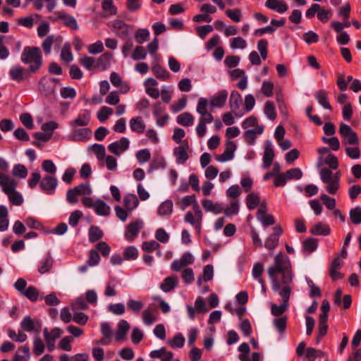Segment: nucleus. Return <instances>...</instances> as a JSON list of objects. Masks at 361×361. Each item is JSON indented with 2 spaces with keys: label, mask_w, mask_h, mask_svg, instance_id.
I'll list each match as a JSON object with an SVG mask.
<instances>
[{
  "label": "nucleus",
  "mask_w": 361,
  "mask_h": 361,
  "mask_svg": "<svg viewBox=\"0 0 361 361\" xmlns=\"http://www.w3.org/2000/svg\"><path fill=\"white\" fill-rule=\"evenodd\" d=\"M274 158L273 145L271 141L267 140L265 142V149L263 156V168L268 169Z\"/></svg>",
  "instance_id": "23"
},
{
  "label": "nucleus",
  "mask_w": 361,
  "mask_h": 361,
  "mask_svg": "<svg viewBox=\"0 0 361 361\" xmlns=\"http://www.w3.org/2000/svg\"><path fill=\"white\" fill-rule=\"evenodd\" d=\"M73 188L78 196L90 195L92 192L89 184H80Z\"/></svg>",
  "instance_id": "58"
},
{
  "label": "nucleus",
  "mask_w": 361,
  "mask_h": 361,
  "mask_svg": "<svg viewBox=\"0 0 361 361\" xmlns=\"http://www.w3.org/2000/svg\"><path fill=\"white\" fill-rule=\"evenodd\" d=\"M310 233L317 235H328L331 233V228L326 224L318 222L310 230Z\"/></svg>",
  "instance_id": "29"
},
{
  "label": "nucleus",
  "mask_w": 361,
  "mask_h": 361,
  "mask_svg": "<svg viewBox=\"0 0 361 361\" xmlns=\"http://www.w3.org/2000/svg\"><path fill=\"white\" fill-rule=\"evenodd\" d=\"M314 97L319 104L324 109L332 110V106L328 101V94L324 90H319L315 92Z\"/></svg>",
  "instance_id": "32"
},
{
  "label": "nucleus",
  "mask_w": 361,
  "mask_h": 361,
  "mask_svg": "<svg viewBox=\"0 0 361 361\" xmlns=\"http://www.w3.org/2000/svg\"><path fill=\"white\" fill-rule=\"evenodd\" d=\"M209 101L203 97L198 100L196 111L201 115L200 121L205 123H211L214 121V117L210 112L208 111Z\"/></svg>",
  "instance_id": "7"
},
{
  "label": "nucleus",
  "mask_w": 361,
  "mask_h": 361,
  "mask_svg": "<svg viewBox=\"0 0 361 361\" xmlns=\"http://www.w3.org/2000/svg\"><path fill=\"white\" fill-rule=\"evenodd\" d=\"M242 102L241 95L237 91H233L229 99V105L231 110L235 112L240 107Z\"/></svg>",
  "instance_id": "39"
},
{
  "label": "nucleus",
  "mask_w": 361,
  "mask_h": 361,
  "mask_svg": "<svg viewBox=\"0 0 361 361\" xmlns=\"http://www.w3.org/2000/svg\"><path fill=\"white\" fill-rule=\"evenodd\" d=\"M186 309L188 311V317L190 319H194L195 317V313L197 314H205L208 312L206 303L202 297H198L195 302V307L187 305Z\"/></svg>",
  "instance_id": "10"
},
{
  "label": "nucleus",
  "mask_w": 361,
  "mask_h": 361,
  "mask_svg": "<svg viewBox=\"0 0 361 361\" xmlns=\"http://www.w3.org/2000/svg\"><path fill=\"white\" fill-rule=\"evenodd\" d=\"M173 212V202L171 200H166L162 202L158 209L159 216H169Z\"/></svg>",
  "instance_id": "41"
},
{
  "label": "nucleus",
  "mask_w": 361,
  "mask_h": 361,
  "mask_svg": "<svg viewBox=\"0 0 361 361\" xmlns=\"http://www.w3.org/2000/svg\"><path fill=\"white\" fill-rule=\"evenodd\" d=\"M103 231L96 226H92L89 230V240L91 243L98 241L103 237Z\"/></svg>",
  "instance_id": "42"
},
{
  "label": "nucleus",
  "mask_w": 361,
  "mask_h": 361,
  "mask_svg": "<svg viewBox=\"0 0 361 361\" xmlns=\"http://www.w3.org/2000/svg\"><path fill=\"white\" fill-rule=\"evenodd\" d=\"M168 343L171 347L174 348H182L185 343V338L180 333H178L172 340L169 341Z\"/></svg>",
  "instance_id": "52"
},
{
  "label": "nucleus",
  "mask_w": 361,
  "mask_h": 361,
  "mask_svg": "<svg viewBox=\"0 0 361 361\" xmlns=\"http://www.w3.org/2000/svg\"><path fill=\"white\" fill-rule=\"evenodd\" d=\"M62 330L59 328H54L49 331L47 328L43 330V334L46 342L47 350L52 352L55 348V341L57 338H60L62 335Z\"/></svg>",
  "instance_id": "5"
},
{
  "label": "nucleus",
  "mask_w": 361,
  "mask_h": 361,
  "mask_svg": "<svg viewBox=\"0 0 361 361\" xmlns=\"http://www.w3.org/2000/svg\"><path fill=\"white\" fill-rule=\"evenodd\" d=\"M177 122L183 126H190L193 124L194 118L190 113L184 112L178 116Z\"/></svg>",
  "instance_id": "40"
},
{
  "label": "nucleus",
  "mask_w": 361,
  "mask_h": 361,
  "mask_svg": "<svg viewBox=\"0 0 361 361\" xmlns=\"http://www.w3.org/2000/svg\"><path fill=\"white\" fill-rule=\"evenodd\" d=\"M21 61L24 63L30 64L29 71L37 72L42 65V56L39 47H25L21 54Z\"/></svg>",
  "instance_id": "3"
},
{
  "label": "nucleus",
  "mask_w": 361,
  "mask_h": 361,
  "mask_svg": "<svg viewBox=\"0 0 361 361\" xmlns=\"http://www.w3.org/2000/svg\"><path fill=\"white\" fill-rule=\"evenodd\" d=\"M129 329L130 325L128 322L124 319L121 320L118 323V329L115 335L116 341L118 342L123 341L125 339L126 335Z\"/></svg>",
  "instance_id": "28"
},
{
  "label": "nucleus",
  "mask_w": 361,
  "mask_h": 361,
  "mask_svg": "<svg viewBox=\"0 0 361 361\" xmlns=\"http://www.w3.org/2000/svg\"><path fill=\"white\" fill-rule=\"evenodd\" d=\"M59 82L60 80L59 78L44 76L39 81L38 90L42 95L49 97L55 92L56 83H59Z\"/></svg>",
  "instance_id": "4"
},
{
  "label": "nucleus",
  "mask_w": 361,
  "mask_h": 361,
  "mask_svg": "<svg viewBox=\"0 0 361 361\" xmlns=\"http://www.w3.org/2000/svg\"><path fill=\"white\" fill-rule=\"evenodd\" d=\"M189 148V143L187 140H183L179 146L174 148L173 155L176 157L178 164H183L188 159V150Z\"/></svg>",
  "instance_id": "9"
},
{
  "label": "nucleus",
  "mask_w": 361,
  "mask_h": 361,
  "mask_svg": "<svg viewBox=\"0 0 361 361\" xmlns=\"http://www.w3.org/2000/svg\"><path fill=\"white\" fill-rule=\"evenodd\" d=\"M194 257L190 252H185L179 259L174 260L171 264V269L174 271H180L187 266L193 264Z\"/></svg>",
  "instance_id": "12"
},
{
  "label": "nucleus",
  "mask_w": 361,
  "mask_h": 361,
  "mask_svg": "<svg viewBox=\"0 0 361 361\" xmlns=\"http://www.w3.org/2000/svg\"><path fill=\"white\" fill-rule=\"evenodd\" d=\"M57 185V178L51 176H44L39 183L41 189L48 195H52L54 193Z\"/></svg>",
  "instance_id": "14"
},
{
  "label": "nucleus",
  "mask_w": 361,
  "mask_h": 361,
  "mask_svg": "<svg viewBox=\"0 0 361 361\" xmlns=\"http://www.w3.org/2000/svg\"><path fill=\"white\" fill-rule=\"evenodd\" d=\"M318 247V240L314 238H308L302 242V252L310 254L314 252Z\"/></svg>",
  "instance_id": "33"
},
{
  "label": "nucleus",
  "mask_w": 361,
  "mask_h": 361,
  "mask_svg": "<svg viewBox=\"0 0 361 361\" xmlns=\"http://www.w3.org/2000/svg\"><path fill=\"white\" fill-rule=\"evenodd\" d=\"M94 209L97 215L106 216L110 214V207L104 201L97 200L94 202Z\"/></svg>",
  "instance_id": "30"
},
{
  "label": "nucleus",
  "mask_w": 361,
  "mask_h": 361,
  "mask_svg": "<svg viewBox=\"0 0 361 361\" xmlns=\"http://www.w3.org/2000/svg\"><path fill=\"white\" fill-rule=\"evenodd\" d=\"M79 63L86 69L91 70L94 68L96 60L92 56H85L79 59Z\"/></svg>",
  "instance_id": "57"
},
{
  "label": "nucleus",
  "mask_w": 361,
  "mask_h": 361,
  "mask_svg": "<svg viewBox=\"0 0 361 361\" xmlns=\"http://www.w3.org/2000/svg\"><path fill=\"white\" fill-rule=\"evenodd\" d=\"M20 120L23 125L27 129H32L34 128L33 119L32 116L28 113L22 114L20 116Z\"/></svg>",
  "instance_id": "61"
},
{
  "label": "nucleus",
  "mask_w": 361,
  "mask_h": 361,
  "mask_svg": "<svg viewBox=\"0 0 361 361\" xmlns=\"http://www.w3.org/2000/svg\"><path fill=\"white\" fill-rule=\"evenodd\" d=\"M72 133L68 136V140L74 142H85L92 135V131L87 128H72Z\"/></svg>",
  "instance_id": "13"
},
{
  "label": "nucleus",
  "mask_w": 361,
  "mask_h": 361,
  "mask_svg": "<svg viewBox=\"0 0 361 361\" xmlns=\"http://www.w3.org/2000/svg\"><path fill=\"white\" fill-rule=\"evenodd\" d=\"M130 127L132 131L142 133L145 130V124L140 116L133 118L130 121Z\"/></svg>",
  "instance_id": "34"
},
{
  "label": "nucleus",
  "mask_w": 361,
  "mask_h": 361,
  "mask_svg": "<svg viewBox=\"0 0 361 361\" xmlns=\"http://www.w3.org/2000/svg\"><path fill=\"white\" fill-rule=\"evenodd\" d=\"M54 264V259L49 252H48L44 258L42 262H40V264L38 267V271L43 274H45L51 270Z\"/></svg>",
  "instance_id": "35"
},
{
  "label": "nucleus",
  "mask_w": 361,
  "mask_h": 361,
  "mask_svg": "<svg viewBox=\"0 0 361 361\" xmlns=\"http://www.w3.org/2000/svg\"><path fill=\"white\" fill-rule=\"evenodd\" d=\"M339 133L343 138V143L348 145H357L359 142V138L353 130V129L343 123H341L339 126Z\"/></svg>",
  "instance_id": "6"
},
{
  "label": "nucleus",
  "mask_w": 361,
  "mask_h": 361,
  "mask_svg": "<svg viewBox=\"0 0 361 361\" xmlns=\"http://www.w3.org/2000/svg\"><path fill=\"white\" fill-rule=\"evenodd\" d=\"M0 185L2 190L8 196L9 201L14 205L20 206L23 202L22 195L16 190L17 181L5 173H0Z\"/></svg>",
  "instance_id": "2"
},
{
  "label": "nucleus",
  "mask_w": 361,
  "mask_h": 361,
  "mask_svg": "<svg viewBox=\"0 0 361 361\" xmlns=\"http://www.w3.org/2000/svg\"><path fill=\"white\" fill-rule=\"evenodd\" d=\"M55 17L63 21V23L68 27L72 30H78V25L76 20L72 16L66 14L63 11H56L54 13Z\"/></svg>",
  "instance_id": "21"
},
{
  "label": "nucleus",
  "mask_w": 361,
  "mask_h": 361,
  "mask_svg": "<svg viewBox=\"0 0 361 361\" xmlns=\"http://www.w3.org/2000/svg\"><path fill=\"white\" fill-rule=\"evenodd\" d=\"M20 326L25 331H35L38 334L42 327V322L38 319H32L30 316H26L22 320Z\"/></svg>",
  "instance_id": "16"
},
{
  "label": "nucleus",
  "mask_w": 361,
  "mask_h": 361,
  "mask_svg": "<svg viewBox=\"0 0 361 361\" xmlns=\"http://www.w3.org/2000/svg\"><path fill=\"white\" fill-rule=\"evenodd\" d=\"M178 284V278L176 276H170L164 279L160 288L165 293L173 290Z\"/></svg>",
  "instance_id": "27"
},
{
  "label": "nucleus",
  "mask_w": 361,
  "mask_h": 361,
  "mask_svg": "<svg viewBox=\"0 0 361 361\" xmlns=\"http://www.w3.org/2000/svg\"><path fill=\"white\" fill-rule=\"evenodd\" d=\"M129 140L126 137H122L119 141H116L108 146L109 150L116 156L127 150L129 147Z\"/></svg>",
  "instance_id": "18"
},
{
  "label": "nucleus",
  "mask_w": 361,
  "mask_h": 361,
  "mask_svg": "<svg viewBox=\"0 0 361 361\" xmlns=\"http://www.w3.org/2000/svg\"><path fill=\"white\" fill-rule=\"evenodd\" d=\"M343 265V262L342 260H339L338 259H334L330 263L329 267V273L333 281H336L343 277V274L339 271Z\"/></svg>",
  "instance_id": "20"
},
{
  "label": "nucleus",
  "mask_w": 361,
  "mask_h": 361,
  "mask_svg": "<svg viewBox=\"0 0 361 361\" xmlns=\"http://www.w3.org/2000/svg\"><path fill=\"white\" fill-rule=\"evenodd\" d=\"M326 164L329 166L331 169L335 170L338 166V161L337 157L332 154H329L325 159L323 161V164Z\"/></svg>",
  "instance_id": "62"
},
{
  "label": "nucleus",
  "mask_w": 361,
  "mask_h": 361,
  "mask_svg": "<svg viewBox=\"0 0 361 361\" xmlns=\"http://www.w3.org/2000/svg\"><path fill=\"white\" fill-rule=\"evenodd\" d=\"M13 174L20 178H25L27 176V170L23 164H16L13 166Z\"/></svg>",
  "instance_id": "56"
},
{
  "label": "nucleus",
  "mask_w": 361,
  "mask_h": 361,
  "mask_svg": "<svg viewBox=\"0 0 361 361\" xmlns=\"http://www.w3.org/2000/svg\"><path fill=\"white\" fill-rule=\"evenodd\" d=\"M274 325L277 331L280 333H283L286 329L287 317H282L274 319L273 321Z\"/></svg>",
  "instance_id": "59"
},
{
  "label": "nucleus",
  "mask_w": 361,
  "mask_h": 361,
  "mask_svg": "<svg viewBox=\"0 0 361 361\" xmlns=\"http://www.w3.org/2000/svg\"><path fill=\"white\" fill-rule=\"evenodd\" d=\"M166 162L163 157L155 158L150 164L148 173H152L154 170L164 169L166 167Z\"/></svg>",
  "instance_id": "51"
},
{
  "label": "nucleus",
  "mask_w": 361,
  "mask_h": 361,
  "mask_svg": "<svg viewBox=\"0 0 361 361\" xmlns=\"http://www.w3.org/2000/svg\"><path fill=\"white\" fill-rule=\"evenodd\" d=\"M202 207L207 212H211L216 214H220L224 211V207L220 204H214L211 200L205 199L202 200Z\"/></svg>",
  "instance_id": "31"
},
{
  "label": "nucleus",
  "mask_w": 361,
  "mask_h": 361,
  "mask_svg": "<svg viewBox=\"0 0 361 361\" xmlns=\"http://www.w3.org/2000/svg\"><path fill=\"white\" fill-rule=\"evenodd\" d=\"M151 154L147 149L138 151L136 153V158L140 164H143L150 159Z\"/></svg>",
  "instance_id": "63"
},
{
  "label": "nucleus",
  "mask_w": 361,
  "mask_h": 361,
  "mask_svg": "<svg viewBox=\"0 0 361 361\" xmlns=\"http://www.w3.org/2000/svg\"><path fill=\"white\" fill-rule=\"evenodd\" d=\"M283 233V229L281 226H276L273 228V233L271 234L265 240L264 246L268 250H274L279 245V237Z\"/></svg>",
  "instance_id": "15"
},
{
  "label": "nucleus",
  "mask_w": 361,
  "mask_h": 361,
  "mask_svg": "<svg viewBox=\"0 0 361 361\" xmlns=\"http://www.w3.org/2000/svg\"><path fill=\"white\" fill-rule=\"evenodd\" d=\"M152 71L155 77L161 80H166L169 76V73L159 64H154L152 68Z\"/></svg>",
  "instance_id": "38"
},
{
  "label": "nucleus",
  "mask_w": 361,
  "mask_h": 361,
  "mask_svg": "<svg viewBox=\"0 0 361 361\" xmlns=\"http://www.w3.org/2000/svg\"><path fill=\"white\" fill-rule=\"evenodd\" d=\"M350 219L353 224L358 225L361 224V207H356L351 209L349 212Z\"/></svg>",
  "instance_id": "49"
},
{
  "label": "nucleus",
  "mask_w": 361,
  "mask_h": 361,
  "mask_svg": "<svg viewBox=\"0 0 361 361\" xmlns=\"http://www.w3.org/2000/svg\"><path fill=\"white\" fill-rule=\"evenodd\" d=\"M268 275L271 280L272 289L279 291L282 298L280 305L271 304V312L274 316H281L288 308L289 299L291 293L290 284L293 283L294 274L289 257L279 252L274 257V264L267 269Z\"/></svg>",
  "instance_id": "1"
},
{
  "label": "nucleus",
  "mask_w": 361,
  "mask_h": 361,
  "mask_svg": "<svg viewBox=\"0 0 361 361\" xmlns=\"http://www.w3.org/2000/svg\"><path fill=\"white\" fill-rule=\"evenodd\" d=\"M123 204L126 209L131 212L139 204V201L135 195L128 194L123 199Z\"/></svg>",
  "instance_id": "37"
},
{
  "label": "nucleus",
  "mask_w": 361,
  "mask_h": 361,
  "mask_svg": "<svg viewBox=\"0 0 361 361\" xmlns=\"http://www.w3.org/2000/svg\"><path fill=\"white\" fill-rule=\"evenodd\" d=\"M264 126H257L254 129L246 130L243 133V137L249 145H253L257 135L262 134Z\"/></svg>",
  "instance_id": "25"
},
{
  "label": "nucleus",
  "mask_w": 361,
  "mask_h": 361,
  "mask_svg": "<svg viewBox=\"0 0 361 361\" xmlns=\"http://www.w3.org/2000/svg\"><path fill=\"white\" fill-rule=\"evenodd\" d=\"M147 52L145 49L142 46H137L132 54V58L135 60H141L145 59Z\"/></svg>",
  "instance_id": "64"
},
{
  "label": "nucleus",
  "mask_w": 361,
  "mask_h": 361,
  "mask_svg": "<svg viewBox=\"0 0 361 361\" xmlns=\"http://www.w3.org/2000/svg\"><path fill=\"white\" fill-rule=\"evenodd\" d=\"M112 59L113 54L110 52H106L102 54L96 61L94 68L101 69L102 71L106 70L109 68Z\"/></svg>",
  "instance_id": "24"
},
{
  "label": "nucleus",
  "mask_w": 361,
  "mask_h": 361,
  "mask_svg": "<svg viewBox=\"0 0 361 361\" xmlns=\"http://www.w3.org/2000/svg\"><path fill=\"white\" fill-rule=\"evenodd\" d=\"M90 148L99 161L104 159L106 156V149L104 145L101 144H94L90 147Z\"/></svg>",
  "instance_id": "50"
},
{
  "label": "nucleus",
  "mask_w": 361,
  "mask_h": 361,
  "mask_svg": "<svg viewBox=\"0 0 361 361\" xmlns=\"http://www.w3.org/2000/svg\"><path fill=\"white\" fill-rule=\"evenodd\" d=\"M19 350L21 351L24 355L16 353L13 361H27L30 357V348L27 345H23L19 348Z\"/></svg>",
  "instance_id": "46"
},
{
  "label": "nucleus",
  "mask_w": 361,
  "mask_h": 361,
  "mask_svg": "<svg viewBox=\"0 0 361 361\" xmlns=\"http://www.w3.org/2000/svg\"><path fill=\"white\" fill-rule=\"evenodd\" d=\"M264 114L266 116L271 120H274L276 117V114L275 111V106L272 102L267 101L264 105Z\"/></svg>",
  "instance_id": "53"
},
{
  "label": "nucleus",
  "mask_w": 361,
  "mask_h": 361,
  "mask_svg": "<svg viewBox=\"0 0 361 361\" xmlns=\"http://www.w3.org/2000/svg\"><path fill=\"white\" fill-rule=\"evenodd\" d=\"M228 97V92L226 90H223L214 94L209 102V106L211 109L213 108H221L224 106Z\"/></svg>",
  "instance_id": "22"
},
{
  "label": "nucleus",
  "mask_w": 361,
  "mask_h": 361,
  "mask_svg": "<svg viewBox=\"0 0 361 361\" xmlns=\"http://www.w3.org/2000/svg\"><path fill=\"white\" fill-rule=\"evenodd\" d=\"M143 227V221L141 219H137L130 222L126 226L125 238L128 241H133L138 235Z\"/></svg>",
  "instance_id": "11"
},
{
  "label": "nucleus",
  "mask_w": 361,
  "mask_h": 361,
  "mask_svg": "<svg viewBox=\"0 0 361 361\" xmlns=\"http://www.w3.org/2000/svg\"><path fill=\"white\" fill-rule=\"evenodd\" d=\"M265 6L280 13H283L288 10V5L286 3L283 1L279 0H267L265 2Z\"/></svg>",
  "instance_id": "26"
},
{
  "label": "nucleus",
  "mask_w": 361,
  "mask_h": 361,
  "mask_svg": "<svg viewBox=\"0 0 361 361\" xmlns=\"http://www.w3.org/2000/svg\"><path fill=\"white\" fill-rule=\"evenodd\" d=\"M123 256L127 260L135 259L138 257L137 249L134 246H128L125 249Z\"/></svg>",
  "instance_id": "55"
},
{
  "label": "nucleus",
  "mask_w": 361,
  "mask_h": 361,
  "mask_svg": "<svg viewBox=\"0 0 361 361\" xmlns=\"http://www.w3.org/2000/svg\"><path fill=\"white\" fill-rule=\"evenodd\" d=\"M22 295L25 296L32 302H35L38 300L39 293L35 286H30L25 289V290L22 293Z\"/></svg>",
  "instance_id": "43"
},
{
  "label": "nucleus",
  "mask_w": 361,
  "mask_h": 361,
  "mask_svg": "<svg viewBox=\"0 0 361 361\" xmlns=\"http://www.w3.org/2000/svg\"><path fill=\"white\" fill-rule=\"evenodd\" d=\"M236 149V145L233 141L228 140L226 143L224 152L221 154L216 156V161L219 162H226L231 160L234 156V152Z\"/></svg>",
  "instance_id": "17"
},
{
  "label": "nucleus",
  "mask_w": 361,
  "mask_h": 361,
  "mask_svg": "<svg viewBox=\"0 0 361 361\" xmlns=\"http://www.w3.org/2000/svg\"><path fill=\"white\" fill-rule=\"evenodd\" d=\"M45 349V345L40 337L36 336L33 340V353L35 355H41Z\"/></svg>",
  "instance_id": "44"
},
{
  "label": "nucleus",
  "mask_w": 361,
  "mask_h": 361,
  "mask_svg": "<svg viewBox=\"0 0 361 361\" xmlns=\"http://www.w3.org/2000/svg\"><path fill=\"white\" fill-rule=\"evenodd\" d=\"M90 111L85 109L78 114L75 119L70 121V126L71 128L87 126L90 123Z\"/></svg>",
  "instance_id": "19"
},
{
  "label": "nucleus",
  "mask_w": 361,
  "mask_h": 361,
  "mask_svg": "<svg viewBox=\"0 0 361 361\" xmlns=\"http://www.w3.org/2000/svg\"><path fill=\"white\" fill-rule=\"evenodd\" d=\"M260 202V198L258 195L255 193H250L247 196L246 204L248 209L252 210L255 209Z\"/></svg>",
  "instance_id": "45"
},
{
  "label": "nucleus",
  "mask_w": 361,
  "mask_h": 361,
  "mask_svg": "<svg viewBox=\"0 0 361 361\" xmlns=\"http://www.w3.org/2000/svg\"><path fill=\"white\" fill-rule=\"evenodd\" d=\"M100 261V256L96 250H91L89 254V258L87 264L90 267L96 266Z\"/></svg>",
  "instance_id": "60"
},
{
  "label": "nucleus",
  "mask_w": 361,
  "mask_h": 361,
  "mask_svg": "<svg viewBox=\"0 0 361 361\" xmlns=\"http://www.w3.org/2000/svg\"><path fill=\"white\" fill-rule=\"evenodd\" d=\"M112 27L116 35L121 39H126L133 30V27L125 23L121 20H115L112 23Z\"/></svg>",
  "instance_id": "8"
},
{
  "label": "nucleus",
  "mask_w": 361,
  "mask_h": 361,
  "mask_svg": "<svg viewBox=\"0 0 361 361\" xmlns=\"http://www.w3.org/2000/svg\"><path fill=\"white\" fill-rule=\"evenodd\" d=\"M193 209L195 211V219L196 220L195 223V229L197 232L199 233L201 231V225H202V213L200 209V207L197 203L193 204Z\"/></svg>",
  "instance_id": "47"
},
{
  "label": "nucleus",
  "mask_w": 361,
  "mask_h": 361,
  "mask_svg": "<svg viewBox=\"0 0 361 361\" xmlns=\"http://www.w3.org/2000/svg\"><path fill=\"white\" fill-rule=\"evenodd\" d=\"M149 32L147 29L140 28L137 30L135 37L136 42L139 44H142L149 39Z\"/></svg>",
  "instance_id": "54"
},
{
  "label": "nucleus",
  "mask_w": 361,
  "mask_h": 361,
  "mask_svg": "<svg viewBox=\"0 0 361 361\" xmlns=\"http://www.w3.org/2000/svg\"><path fill=\"white\" fill-rule=\"evenodd\" d=\"M61 58L65 62H71L73 59V54L71 50V45L68 43H66L63 44L61 52Z\"/></svg>",
  "instance_id": "48"
},
{
  "label": "nucleus",
  "mask_w": 361,
  "mask_h": 361,
  "mask_svg": "<svg viewBox=\"0 0 361 361\" xmlns=\"http://www.w3.org/2000/svg\"><path fill=\"white\" fill-rule=\"evenodd\" d=\"M9 75L13 80L19 82L27 75V73L23 68L15 66L10 69Z\"/></svg>",
  "instance_id": "36"
}]
</instances>
